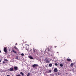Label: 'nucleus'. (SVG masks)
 <instances>
[{
  "mask_svg": "<svg viewBox=\"0 0 76 76\" xmlns=\"http://www.w3.org/2000/svg\"><path fill=\"white\" fill-rule=\"evenodd\" d=\"M48 73H51V70H49L48 71Z\"/></svg>",
  "mask_w": 76,
  "mask_h": 76,
  "instance_id": "nucleus-19",
  "label": "nucleus"
},
{
  "mask_svg": "<svg viewBox=\"0 0 76 76\" xmlns=\"http://www.w3.org/2000/svg\"><path fill=\"white\" fill-rule=\"evenodd\" d=\"M50 76H54V75L53 74H50Z\"/></svg>",
  "mask_w": 76,
  "mask_h": 76,
  "instance_id": "nucleus-18",
  "label": "nucleus"
},
{
  "mask_svg": "<svg viewBox=\"0 0 76 76\" xmlns=\"http://www.w3.org/2000/svg\"><path fill=\"white\" fill-rule=\"evenodd\" d=\"M35 54H37V55H38V51L37 50V52H35L34 53Z\"/></svg>",
  "mask_w": 76,
  "mask_h": 76,
  "instance_id": "nucleus-12",
  "label": "nucleus"
},
{
  "mask_svg": "<svg viewBox=\"0 0 76 76\" xmlns=\"http://www.w3.org/2000/svg\"><path fill=\"white\" fill-rule=\"evenodd\" d=\"M57 75H61V73H59L58 72H57Z\"/></svg>",
  "mask_w": 76,
  "mask_h": 76,
  "instance_id": "nucleus-16",
  "label": "nucleus"
},
{
  "mask_svg": "<svg viewBox=\"0 0 76 76\" xmlns=\"http://www.w3.org/2000/svg\"><path fill=\"white\" fill-rule=\"evenodd\" d=\"M67 61H71V59H69V58H67L66 59Z\"/></svg>",
  "mask_w": 76,
  "mask_h": 76,
  "instance_id": "nucleus-10",
  "label": "nucleus"
},
{
  "mask_svg": "<svg viewBox=\"0 0 76 76\" xmlns=\"http://www.w3.org/2000/svg\"><path fill=\"white\" fill-rule=\"evenodd\" d=\"M21 56H24V54L23 53H22L21 54Z\"/></svg>",
  "mask_w": 76,
  "mask_h": 76,
  "instance_id": "nucleus-23",
  "label": "nucleus"
},
{
  "mask_svg": "<svg viewBox=\"0 0 76 76\" xmlns=\"http://www.w3.org/2000/svg\"><path fill=\"white\" fill-rule=\"evenodd\" d=\"M12 52H13V53H15V54H16V53H17V52H16V51H15V50L13 49L12 50Z\"/></svg>",
  "mask_w": 76,
  "mask_h": 76,
  "instance_id": "nucleus-6",
  "label": "nucleus"
},
{
  "mask_svg": "<svg viewBox=\"0 0 76 76\" xmlns=\"http://www.w3.org/2000/svg\"><path fill=\"white\" fill-rule=\"evenodd\" d=\"M54 72H58V70L56 68H55L54 69Z\"/></svg>",
  "mask_w": 76,
  "mask_h": 76,
  "instance_id": "nucleus-7",
  "label": "nucleus"
},
{
  "mask_svg": "<svg viewBox=\"0 0 76 76\" xmlns=\"http://www.w3.org/2000/svg\"><path fill=\"white\" fill-rule=\"evenodd\" d=\"M18 45V43H16V44H15V45Z\"/></svg>",
  "mask_w": 76,
  "mask_h": 76,
  "instance_id": "nucleus-28",
  "label": "nucleus"
},
{
  "mask_svg": "<svg viewBox=\"0 0 76 76\" xmlns=\"http://www.w3.org/2000/svg\"><path fill=\"white\" fill-rule=\"evenodd\" d=\"M3 63H5V62L4 61H3Z\"/></svg>",
  "mask_w": 76,
  "mask_h": 76,
  "instance_id": "nucleus-27",
  "label": "nucleus"
},
{
  "mask_svg": "<svg viewBox=\"0 0 76 76\" xmlns=\"http://www.w3.org/2000/svg\"><path fill=\"white\" fill-rule=\"evenodd\" d=\"M1 59H0V63L1 62Z\"/></svg>",
  "mask_w": 76,
  "mask_h": 76,
  "instance_id": "nucleus-30",
  "label": "nucleus"
},
{
  "mask_svg": "<svg viewBox=\"0 0 76 76\" xmlns=\"http://www.w3.org/2000/svg\"><path fill=\"white\" fill-rule=\"evenodd\" d=\"M29 75H30V73H28V75H27V76H29Z\"/></svg>",
  "mask_w": 76,
  "mask_h": 76,
  "instance_id": "nucleus-22",
  "label": "nucleus"
},
{
  "mask_svg": "<svg viewBox=\"0 0 76 76\" xmlns=\"http://www.w3.org/2000/svg\"><path fill=\"white\" fill-rule=\"evenodd\" d=\"M66 44V43H65V44Z\"/></svg>",
  "mask_w": 76,
  "mask_h": 76,
  "instance_id": "nucleus-35",
  "label": "nucleus"
},
{
  "mask_svg": "<svg viewBox=\"0 0 76 76\" xmlns=\"http://www.w3.org/2000/svg\"><path fill=\"white\" fill-rule=\"evenodd\" d=\"M66 74H67V73Z\"/></svg>",
  "mask_w": 76,
  "mask_h": 76,
  "instance_id": "nucleus-36",
  "label": "nucleus"
},
{
  "mask_svg": "<svg viewBox=\"0 0 76 76\" xmlns=\"http://www.w3.org/2000/svg\"><path fill=\"white\" fill-rule=\"evenodd\" d=\"M18 57H19V56H16V59H17V60H18Z\"/></svg>",
  "mask_w": 76,
  "mask_h": 76,
  "instance_id": "nucleus-20",
  "label": "nucleus"
},
{
  "mask_svg": "<svg viewBox=\"0 0 76 76\" xmlns=\"http://www.w3.org/2000/svg\"><path fill=\"white\" fill-rule=\"evenodd\" d=\"M14 69L15 70V71L16 70H19V68L17 66H14Z\"/></svg>",
  "mask_w": 76,
  "mask_h": 76,
  "instance_id": "nucleus-3",
  "label": "nucleus"
},
{
  "mask_svg": "<svg viewBox=\"0 0 76 76\" xmlns=\"http://www.w3.org/2000/svg\"><path fill=\"white\" fill-rule=\"evenodd\" d=\"M20 74H21L22 76H24V74L22 72H20Z\"/></svg>",
  "mask_w": 76,
  "mask_h": 76,
  "instance_id": "nucleus-9",
  "label": "nucleus"
},
{
  "mask_svg": "<svg viewBox=\"0 0 76 76\" xmlns=\"http://www.w3.org/2000/svg\"><path fill=\"white\" fill-rule=\"evenodd\" d=\"M44 61L45 63H48L50 62V61L48 60V59L47 58H45L44 59Z\"/></svg>",
  "mask_w": 76,
  "mask_h": 76,
  "instance_id": "nucleus-1",
  "label": "nucleus"
},
{
  "mask_svg": "<svg viewBox=\"0 0 76 76\" xmlns=\"http://www.w3.org/2000/svg\"><path fill=\"white\" fill-rule=\"evenodd\" d=\"M16 76H20V75H16Z\"/></svg>",
  "mask_w": 76,
  "mask_h": 76,
  "instance_id": "nucleus-26",
  "label": "nucleus"
},
{
  "mask_svg": "<svg viewBox=\"0 0 76 76\" xmlns=\"http://www.w3.org/2000/svg\"><path fill=\"white\" fill-rule=\"evenodd\" d=\"M48 72H49L48 71H46V73H49Z\"/></svg>",
  "mask_w": 76,
  "mask_h": 76,
  "instance_id": "nucleus-25",
  "label": "nucleus"
},
{
  "mask_svg": "<svg viewBox=\"0 0 76 76\" xmlns=\"http://www.w3.org/2000/svg\"><path fill=\"white\" fill-rule=\"evenodd\" d=\"M37 66H38V65L37 64H34L32 66L33 67H37Z\"/></svg>",
  "mask_w": 76,
  "mask_h": 76,
  "instance_id": "nucleus-5",
  "label": "nucleus"
},
{
  "mask_svg": "<svg viewBox=\"0 0 76 76\" xmlns=\"http://www.w3.org/2000/svg\"><path fill=\"white\" fill-rule=\"evenodd\" d=\"M55 66H58V64H57V63H55Z\"/></svg>",
  "mask_w": 76,
  "mask_h": 76,
  "instance_id": "nucleus-24",
  "label": "nucleus"
},
{
  "mask_svg": "<svg viewBox=\"0 0 76 76\" xmlns=\"http://www.w3.org/2000/svg\"><path fill=\"white\" fill-rule=\"evenodd\" d=\"M4 51L6 53H7V48H4Z\"/></svg>",
  "mask_w": 76,
  "mask_h": 76,
  "instance_id": "nucleus-2",
  "label": "nucleus"
},
{
  "mask_svg": "<svg viewBox=\"0 0 76 76\" xmlns=\"http://www.w3.org/2000/svg\"><path fill=\"white\" fill-rule=\"evenodd\" d=\"M29 58H30V59H34V58L32 57V56H30L28 57Z\"/></svg>",
  "mask_w": 76,
  "mask_h": 76,
  "instance_id": "nucleus-8",
  "label": "nucleus"
},
{
  "mask_svg": "<svg viewBox=\"0 0 76 76\" xmlns=\"http://www.w3.org/2000/svg\"><path fill=\"white\" fill-rule=\"evenodd\" d=\"M33 51L35 53V52H37V50L35 49H33Z\"/></svg>",
  "mask_w": 76,
  "mask_h": 76,
  "instance_id": "nucleus-11",
  "label": "nucleus"
},
{
  "mask_svg": "<svg viewBox=\"0 0 76 76\" xmlns=\"http://www.w3.org/2000/svg\"><path fill=\"white\" fill-rule=\"evenodd\" d=\"M9 51H10V50H9Z\"/></svg>",
  "mask_w": 76,
  "mask_h": 76,
  "instance_id": "nucleus-34",
  "label": "nucleus"
},
{
  "mask_svg": "<svg viewBox=\"0 0 76 76\" xmlns=\"http://www.w3.org/2000/svg\"><path fill=\"white\" fill-rule=\"evenodd\" d=\"M49 67H52V66H53V65L51 64H49Z\"/></svg>",
  "mask_w": 76,
  "mask_h": 76,
  "instance_id": "nucleus-13",
  "label": "nucleus"
},
{
  "mask_svg": "<svg viewBox=\"0 0 76 76\" xmlns=\"http://www.w3.org/2000/svg\"><path fill=\"white\" fill-rule=\"evenodd\" d=\"M1 53V50H0V53Z\"/></svg>",
  "mask_w": 76,
  "mask_h": 76,
  "instance_id": "nucleus-31",
  "label": "nucleus"
},
{
  "mask_svg": "<svg viewBox=\"0 0 76 76\" xmlns=\"http://www.w3.org/2000/svg\"><path fill=\"white\" fill-rule=\"evenodd\" d=\"M10 71V72H13V68L12 67H11L10 69L9 70Z\"/></svg>",
  "mask_w": 76,
  "mask_h": 76,
  "instance_id": "nucleus-4",
  "label": "nucleus"
},
{
  "mask_svg": "<svg viewBox=\"0 0 76 76\" xmlns=\"http://www.w3.org/2000/svg\"><path fill=\"white\" fill-rule=\"evenodd\" d=\"M4 61H8V60H7V59H4Z\"/></svg>",
  "mask_w": 76,
  "mask_h": 76,
  "instance_id": "nucleus-21",
  "label": "nucleus"
},
{
  "mask_svg": "<svg viewBox=\"0 0 76 76\" xmlns=\"http://www.w3.org/2000/svg\"><path fill=\"white\" fill-rule=\"evenodd\" d=\"M74 65V64H73V63H72L70 65V66H73Z\"/></svg>",
  "mask_w": 76,
  "mask_h": 76,
  "instance_id": "nucleus-17",
  "label": "nucleus"
},
{
  "mask_svg": "<svg viewBox=\"0 0 76 76\" xmlns=\"http://www.w3.org/2000/svg\"><path fill=\"white\" fill-rule=\"evenodd\" d=\"M57 53H58V52H57Z\"/></svg>",
  "mask_w": 76,
  "mask_h": 76,
  "instance_id": "nucleus-32",
  "label": "nucleus"
},
{
  "mask_svg": "<svg viewBox=\"0 0 76 76\" xmlns=\"http://www.w3.org/2000/svg\"><path fill=\"white\" fill-rule=\"evenodd\" d=\"M14 48L15 49V50H18L19 49H18V48H16V47L15 46L14 47Z\"/></svg>",
  "mask_w": 76,
  "mask_h": 76,
  "instance_id": "nucleus-14",
  "label": "nucleus"
},
{
  "mask_svg": "<svg viewBox=\"0 0 76 76\" xmlns=\"http://www.w3.org/2000/svg\"><path fill=\"white\" fill-rule=\"evenodd\" d=\"M60 66H61V67H63V65L62 64H60Z\"/></svg>",
  "mask_w": 76,
  "mask_h": 76,
  "instance_id": "nucleus-15",
  "label": "nucleus"
},
{
  "mask_svg": "<svg viewBox=\"0 0 76 76\" xmlns=\"http://www.w3.org/2000/svg\"><path fill=\"white\" fill-rule=\"evenodd\" d=\"M9 51H10V50H9Z\"/></svg>",
  "mask_w": 76,
  "mask_h": 76,
  "instance_id": "nucleus-33",
  "label": "nucleus"
},
{
  "mask_svg": "<svg viewBox=\"0 0 76 76\" xmlns=\"http://www.w3.org/2000/svg\"><path fill=\"white\" fill-rule=\"evenodd\" d=\"M54 47H55V48H56L57 47V46H55Z\"/></svg>",
  "mask_w": 76,
  "mask_h": 76,
  "instance_id": "nucleus-29",
  "label": "nucleus"
}]
</instances>
